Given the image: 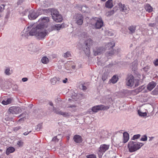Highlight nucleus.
Instances as JSON below:
<instances>
[{"label":"nucleus","mask_w":158,"mask_h":158,"mask_svg":"<svg viewBox=\"0 0 158 158\" xmlns=\"http://www.w3.org/2000/svg\"><path fill=\"white\" fill-rule=\"evenodd\" d=\"M56 78H53L51 80V83L53 85H54L56 83Z\"/></svg>","instance_id":"nucleus-34"},{"label":"nucleus","mask_w":158,"mask_h":158,"mask_svg":"<svg viewBox=\"0 0 158 158\" xmlns=\"http://www.w3.org/2000/svg\"><path fill=\"white\" fill-rule=\"evenodd\" d=\"M52 17L53 20L57 22H60L62 20L61 15L59 14L56 10L53 9L51 10Z\"/></svg>","instance_id":"nucleus-4"},{"label":"nucleus","mask_w":158,"mask_h":158,"mask_svg":"<svg viewBox=\"0 0 158 158\" xmlns=\"http://www.w3.org/2000/svg\"><path fill=\"white\" fill-rule=\"evenodd\" d=\"M53 110L54 111L55 113L64 116H66L68 115V113L63 112L60 110H55L54 109H53Z\"/></svg>","instance_id":"nucleus-20"},{"label":"nucleus","mask_w":158,"mask_h":158,"mask_svg":"<svg viewBox=\"0 0 158 158\" xmlns=\"http://www.w3.org/2000/svg\"><path fill=\"white\" fill-rule=\"evenodd\" d=\"M153 63L155 66H158V59H156L154 61Z\"/></svg>","instance_id":"nucleus-41"},{"label":"nucleus","mask_w":158,"mask_h":158,"mask_svg":"<svg viewBox=\"0 0 158 158\" xmlns=\"http://www.w3.org/2000/svg\"><path fill=\"white\" fill-rule=\"evenodd\" d=\"M24 118H21L19 119V120L18 121V122H20V121H23L24 120Z\"/></svg>","instance_id":"nucleus-49"},{"label":"nucleus","mask_w":158,"mask_h":158,"mask_svg":"<svg viewBox=\"0 0 158 158\" xmlns=\"http://www.w3.org/2000/svg\"><path fill=\"white\" fill-rule=\"evenodd\" d=\"M140 135L139 134L134 135L132 137L133 140H135L139 138L140 137Z\"/></svg>","instance_id":"nucleus-32"},{"label":"nucleus","mask_w":158,"mask_h":158,"mask_svg":"<svg viewBox=\"0 0 158 158\" xmlns=\"http://www.w3.org/2000/svg\"><path fill=\"white\" fill-rule=\"evenodd\" d=\"M21 127L20 126H18L17 127H15L14 128V130L15 131H17L21 129Z\"/></svg>","instance_id":"nucleus-38"},{"label":"nucleus","mask_w":158,"mask_h":158,"mask_svg":"<svg viewBox=\"0 0 158 158\" xmlns=\"http://www.w3.org/2000/svg\"><path fill=\"white\" fill-rule=\"evenodd\" d=\"M82 89L83 90H86V89H87V87L84 85H82Z\"/></svg>","instance_id":"nucleus-45"},{"label":"nucleus","mask_w":158,"mask_h":158,"mask_svg":"<svg viewBox=\"0 0 158 158\" xmlns=\"http://www.w3.org/2000/svg\"><path fill=\"white\" fill-rule=\"evenodd\" d=\"M52 140L56 142L58 141L59 139L57 138V136H55L53 138Z\"/></svg>","instance_id":"nucleus-39"},{"label":"nucleus","mask_w":158,"mask_h":158,"mask_svg":"<svg viewBox=\"0 0 158 158\" xmlns=\"http://www.w3.org/2000/svg\"><path fill=\"white\" fill-rule=\"evenodd\" d=\"M114 13V10H111L107 12L106 13L107 15L108 16H111Z\"/></svg>","instance_id":"nucleus-31"},{"label":"nucleus","mask_w":158,"mask_h":158,"mask_svg":"<svg viewBox=\"0 0 158 158\" xmlns=\"http://www.w3.org/2000/svg\"><path fill=\"white\" fill-rule=\"evenodd\" d=\"M118 80V78L116 75H114L110 79V81L113 83H116Z\"/></svg>","instance_id":"nucleus-23"},{"label":"nucleus","mask_w":158,"mask_h":158,"mask_svg":"<svg viewBox=\"0 0 158 158\" xmlns=\"http://www.w3.org/2000/svg\"><path fill=\"white\" fill-rule=\"evenodd\" d=\"M144 8L146 11L149 13L152 12L153 8L149 4H146L144 6Z\"/></svg>","instance_id":"nucleus-19"},{"label":"nucleus","mask_w":158,"mask_h":158,"mask_svg":"<svg viewBox=\"0 0 158 158\" xmlns=\"http://www.w3.org/2000/svg\"><path fill=\"white\" fill-rule=\"evenodd\" d=\"M113 6L112 0H108L106 3L105 6L109 8H111Z\"/></svg>","instance_id":"nucleus-18"},{"label":"nucleus","mask_w":158,"mask_h":158,"mask_svg":"<svg viewBox=\"0 0 158 158\" xmlns=\"http://www.w3.org/2000/svg\"><path fill=\"white\" fill-rule=\"evenodd\" d=\"M147 139V137L146 135H144L141 139L140 140L142 141H146Z\"/></svg>","instance_id":"nucleus-36"},{"label":"nucleus","mask_w":158,"mask_h":158,"mask_svg":"<svg viewBox=\"0 0 158 158\" xmlns=\"http://www.w3.org/2000/svg\"><path fill=\"white\" fill-rule=\"evenodd\" d=\"M115 45V44L114 43H112L111 42H110L106 46V48H107V47L108 48V49H110L111 48L112 49H113V48L114 47Z\"/></svg>","instance_id":"nucleus-24"},{"label":"nucleus","mask_w":158,"mask_h":158,"mask_svg":"<svg viewBox=\"0 0 158 158\" xmlns=\"http://www.w3.org/2000/svg\"><path fill=\"white\" fill-rule=\"evenodd\" d=\"M13 101V98H8L7 99H6L2 102V103L4 105H7L10 104Z\"/></svg>","instance_id":"nucleus-17"},{"label":"nucleus","mask_w":158,"mask_h":158,"mask_svg":"<svg viewBox=\"0 0 158 158\" xmlns=\"http://www.w3.org/2000/svg\"><path fill=\"white\" fill-rule=\"evenodd\" d=\"M38 14L35 11L30 12L28 15V18L31 20H33L36 18L38 16Z\"/></svg>","instance_id":"nucleus-12"},{"label":"nucleus","mask_w":158,"mask_h":158,"mask_svg":"<svg viewBox=\"0 0 158 158\" xmlns=\"http://www.w3.org/2000/svg\"><path fill=\"white\" fill-rule=\"evenodd\" d=\"M106 0H101V1H103V2H105L106 1Z\"/></svg>","instance_id":"nucleus-53"},{"label":"nucleus","mask_w":158,"mask_h":158,"mask_svg":"<svg viewBox=\"0 0 158 158\" xmlns=\"http://www.w3.org/2000/svg\"><path fill=\"white\" fill-rule=\"evenodd\" d=\"M22 80L23 82H25L27 80V78H23L22 79Z\"/></svg>","instance_id":"nucleus-46"},{"label":"nucleus","mask_w":158,"mask_h":158,"mask_svg":"<svg viewBox=\"0 0 158 158\" xmlns=\"http://www.w3.org/2000/svg\"><path fill=\"white\" fill-rule=\"evenodd\" d=\"M144 144L142 143L130 141L127 145V148L130 152H135L139 149Z\"/></svg>","instance_id":"nucleus-2"},{"label":"nucleus","mask_w":158,"mask_h":158,"mask_svg":"<svg viewBox=\"0 0 158 158\" xmlns=\"http://www.w3.org/2000/svg\"><path fill=\"white\" fill-rule=\"evenodd\" d=\"M103 21L101 18H98L95 24V28L96 29H100L103 26Z\"/></svg>","instance_id":"nucleus-11"},{"label":"nucleus","mask_w":158,"mask_h":158,"mask_svg":"<svg viewBox=\"0 0 158 158\" xmlns=\"http://www.w3.org/2000/svg\"><path fill=\"white\" fill-rule=\"evenodd\" d=\"M102 79L103 81H105L106 80L105 77L103 75L102 77Z\"/></svg>","instance_id":"nucleus-50"},{"label":"nucleus","mask_w":158,"mask_h":158,"mask_svg":"<svg viewBox=\"0 0 158 158\" xmlns=\"http://www.w3.org/2000/svg\"><path fill=\"white\" fill-rule=\"evenodd\" d=\"M8 110L10 113L15 114H18L21 113L22 111V109L20 107L16 106L10 107Z\"/></svg>","instance_id":"nucleus-7"},{"label":"nucleus","mask_w":158,"mask_h":158,"mask_svg":"<svg viewBox=\"0 0 158 158\" xmlns=\"http://www.w3.org/2000/svg\"><path fill=\"white\" fill-rule=\"evenodd\" d=\"M139 115L140 116H146L147 115V114L145 112V113H139V112H138Z\"/></svg>","instance_id":"nucleus-40"},{"label":"nucleus","mask_w":158,"mask_h":158,"mask_svg":"<svg viewBox=\"0 0 158 158\" xmlns=\"http://www.w3.org/2000/svg\"><path fill=\"white\" fill-rule=\"evenodd\" d=\"M110 147V145L102 144H101L98 152V154L99 158H101L103 155L106 151L108 150Z\"/></svg>","instance_id":"nucleus-5"},{"label":"nucleus","mask_w":158,"mask_h":158,"mask_svg":"<svg viewBox=\"0 0 158 158\" xmlns=\"http://www.w3.org/2000/svg\"><path fill=\"white\" fill-rule=\"evenodd\" d=\"M114 54V52H109V53H108V52H107L106 53V55H109V56H111V55H113Z\"/></svg>","instance_id":"nucleus-44"},{"label":"nucleus","mask_w":158,"mask_h":158,"mask_svg":"<svg viewBox=\"0 0 158 158\" xmlns=\"http://www.w3.org/2000/svg\"><path fill=\"white\" fill-rule=\"evenodd\" d=\"M105 50L104 48H98L96 50H94V54L95 56L100 55L102 52L103 51Z\"/></svg>","instance_id":"nucleus-14"},{"label":"nucleus","mask_w":158,"mask_h":158,"mask_svg":"<svg viewBox=\"0 0 158 158\" xmlns=\"http://www.w3.org/2000/svg\"><path fill=\"white\" fill-rule=\"evenodd\" d=\"M49 104L51 106H53V103H52V102H49Z\"/></svg>","instance_id":"nucleus-51"},{"label":"nucleus","mask_w":158,"mask_h":158,"mask_svg":"<svg viewBox=\"0 0 158 158\" xmlns=\"http://www.w3.org/2000/svg\"><path fill=\"white\" fill-rule=\"evenodd\" d=\"M73 139L77 143H80L82 141L81 137L79 135H75L74 136Z\"/></svg>","instance_id":"nucleus-13"},{"label":"nucleus","mask_w":158,"mask_h":158,"mask_svg":"<svg viewBox=\"0 0 158 158\" xmlns=\"http://www.w3.org/2000/svg\"><path fill=\"white\" fill-rule=\"evenodd\" d=\"M156 83L154 82H152L149 83L147 85V89L148 90L151 91L156 86Z\"/></svg>","instance_id":"nucleus-16"},{"label":"nucleus","mask_w":158,"mask_h":158,"mask_svg":"<svg viewBox=\"0 0 158 158\" xmlns=\"http://www.w3.org/2000/svg\"><path fill=\"white\" fill-rule=\"evenodd\" d=\"M118 6L121 11L125 12L126 14L128 13L130 9L128 6H125L124 4H123L121 3L118 4Z\"/></svg>","instance_id":"nucleus-9"},{"label":"nucleus","mask_w":158,"mask_h":158,"mask_svg":"<svg viewBox=\"0 0 158 158\" xmlns=\"http://www.w3.org/2000/svg\"><path fill=\"white\" fill-rule=\"evenodd\" d=\"M128 29L131 33H134L136 29V26L132 25L129 27Z\"/></svg>","instance_id":"nucleus-26"},{"label":"nucleus","mask_w":158,"mask_h":158,"mask_svg":"<svg viewBox=\"0 0 158 158\" xmlns=\"http://www.w3.org/2000/svg\"><path fill=\"white\" fill-rule=\"evenodd\" d=\"M83 17L81 14H77L76 15V21L77 23L79 25L82 24L83 22Z\"/></svg>","instance_id":"nucleus-10"},{"label":"nucleus","mask_w":158,"mask_h":158,"mask_svg":"<svg viewBox=\"0 0 158 158\" xmlns=\"http://www.w3.org/2000/svg\"><path fill=\"white\" fill-rule=\"evenodd\" d=\"M72 67H73V68H75V66H73Z\"/></svg>","instance_id":"nucleus-55"},{"label":"nucleus","mask_w":158,"mask_h":158,"mask_svg":"<svg viewBox=\"0 0 158 158\" xmlns=\"http://www.w3.org/2000/svg\"><path fill=\"white\" fill-rule=\"evenodd\" d=\"M31 131H30L29 132H24L23 134L25 135H27L30 132H31Z\"/></svg>","instance_id":"nucleus-47"},{"label":"nucleus","mask_w":158,"mask_h":158,"mask_svg":"<svg viewBox=\"0 0 158 158\" xmlns=\"http://www.w3.org/2000/svg\"><path fill=\"white\" fill-rule=\"evenodd\" d=\"M129 135L127 132H124L123 134V142L124 143H127L129 139Z\"/></svg>","instance_id":"nucleus-15"},{"label":"nucleus","mask_w":158,"mask_h":158,"mask_svg":"<svg viewBox=\"0 0 158 158\" xmlns=\"http://www.w3.org/2000/svg\"><path fill=\"white\" fill-rule=\"evenodd\" d=\"M126 84L128 86L132 87L134 85L135 87L138 86L139 85V80L135 79L133 76L130 75L127 77L126 80Z\"/></svg>","instance_id":"nucleus-3"},{"label":"nucleus","mask_w":158,"mask_h":158,"mask_svg":"<svg viewBox=\"0 0 158 158\" xmlns=\"http://www.w3.org/2000/svg\"><path fill=\"white\" fill-rule=\"evenodd\" d=\"M109 107L107 106H104L103 105H97L93 106L92 108V110L94 112H97L99 110H105L108 109Z\"/></svg>","instance_id":"nucleus-8"},{"label":"nucleus","mask_w":158,"mask_h":158,"mask_svg":"<svg viewBox=\"0 0 158 158\" xmlns=\"http://www.w3.org/2000/svg\"><path fill=\"white\" fill-rule=\"evenodd\" d=\"M55 28L57 30H59L61 28H63L64 27V24L62 23L61 24H57L54 26Z\"/></svg>","instance_id":"nucleus-22"},{"label":"nucleus","mask_w":158,"mask_h":158,"mask_svg":"<svg viewBox=\"0 0 158 158\" xmlns=\"http://www.w3.org/2000/svg\"><path fill=\"white\" fill-rule=\"evenodd\" d=\"M93 43L92 40L90 38L88 39L85 42L86 48H84L83 50L87 56H89L90 54V47L92 44Z\"/></svg>","instance_id":"nucleus-6"},{"label":"nucleus","mask_w":158,"mask_h":158,"mask_svg":"<svg viewBox=\"0 0 158 158\" xmlns=\"http://www.w3.org/2000/svg\"><path fill=\"white\" fill-rule=\"evenodd\" d=\"M87 158H97L96 156L94 154H91L87 155Z\"/></svg>","instance_id":"nucleus-33"},{"label":"nucleus","mask_w":158,"mask_h":158,"mask_svg":"<svg viewBox=\"0 0 158 158\" xmlns=\"http://www.w3.org/2000/svg\"><path fill=\"white\" fill-rule=\"evenodd\" d=\"M156 25V23H150L149 24V26L151 27H154Z\"/></svg>","instance_id":"nucleus-42"},{"label":"nucleus","mask_w":158,"mask_h":158,"mask_svg":"<svg viewBox=\"0 0 158 158\" xmlns=\"http://www.w3.org/2000/svg\"><path fill=\"white\" fill-rule=\"evenodd\" d=\"M137 60H135L132 63V66L134 65L133 68L136 69L137 67Z\"/></svg>","instance_id":"nucleus-29"},{"label":"nucleus","mask_w":158,"mask_h":158,"mask_svg":"<svg viewBox=\"0 0 158 158\" xmlns=\"http://www.w3.org/2000/svg\"><path fill=\"white\" fill-rule=\"evenodd\" d=\"M5 5L3 4L2 5L0 6V13L2 12L4 9Z\"/></svg>","instance_id":"nucleus-37"},{"label":"nucleus","mask_w":158,"mask_h":158,"mask_svg":"<svg viewBox=\"0 0 158 158\" xmlns=\"http://www.w3.org/2000/svg\"><path fill=\"white\" fill-rule=\"evenodd\" d=\"M152 93L154 95H157L158 94V85L156 87L152 92Z\"/></svg>","instance_id":"nucleus-28"},{"label":"nucleus","mask_w":158,"mask_h":158,"mask_svg":"<svg viewBox=\"0 0 158 158\" xmlns=\"http://www.w3.org/2000/svg\"><path fill=\"white\" fill-rule=\"evenodd\" d=\"M74 106H70L69 107H74Z\"/></svg>","instance_id":"nucleus-54"},{"label":"nucleus","mask_w":158,"mask_h":158,"mask_svg":"<svg viewBox=\"0 0 158 158\" xmlns=\"http://www.w3.org/2000/svg\"><path fill=\"white\" fill-rule=\"evenodd\" d=\"M17 143L19 147H22L23 145V143L22 141L20 140L18 141Z\"/></svg>","instance_id":"nucleus-35"},{"label":"nucleus","mask_w":158,"mask_h":158,"mask_svg":"<svg viewBox=\"0 0 158 158\" xmlns=\"http://www.w3.org/2000/svg\"><path fill=\"white\" fill-rule=\"evenodd\" d=\"M15 150V149L14 147H9L6 149V154L7 155H9L10 153L13 152Z\"/></svg>","instance_id":"nucleus-21"},{"label":"nucleus","mask_w":158,"mask_h":158,"mask_svg":"<svg viewBox=\"0 0 158 158\" xmlns=\"http://www.w3.org/2000/svg\"><path fill=\"white\" fill-rule=\"evenodd\" d=\"M67 78H66L65 80H63V82L64 83H66L67 82Z\"/></svg>","instance_id":"nucleus-48"},{"label":"nucleus","mask_w":158,"mask_h":158,"mask_svg":"<svg viewBox=\"0 0 158 158\" xmlns=\"http://www.w3.org/2000/svg\"><path fill=\"white\" fill-rule=\"evenodd\" d=\"M5 73L8 75H9L12 73V71H10L9 68H7L5 71Z\"/></svg>","instance_id":"nucleus-27"},{"label":"nucleus","mask_w":158,"mask_h":158,"mask_svg":"<svg viewBox=\"0 0 158 158\" xmlns=\"http://www.w3.org/2000/svg\"><path fill=\"white\" fill-rule=\"evenodd\" d=\"M23 1L24 0H19L17 2L18 4H20L23 2Z\"/></svg>","instance_id":"nucleus-43"},{"label":"nucleus","mask_w":158,"mask_h":158,"mask_svg":"<svg viewBox=\"0 0 158 158\" xmlns=\"http://www.w3.org/2000/svg\"><path fill=\"white\" fill-rule=\"evenodd\" d=\"M41 61L43 64H46L48 62L49 60L48 58L44 56L42 58Z\"/></svg>","instance_id":"nucleus-25"},{"label":"nucleus","mask_w":158,"mask_h":158,"mask_svg":"<svg viewBox=\"0 0 158 158\" xmlns=\"http://www.w3.org/2000/svg\"><path fill=\"white\" fill-rule=\"evenodd\" d=\"M49 21L48 17H45L40 19L38 21L39 23L35 28H32L29 32H23L22 36L23 38H28L30 36L34 35L39 39H44L48 34V31L45 28L47 27Z\"/></svg>","instance_id":"nucleus-1"},{"label":"nucleus","mask_w":158,"mask_h":158,"mask_svg":"<svg viewBox=\"0 0 158 158\" xmlns=\"http://www.w3.org/2000/svg\"><path fill=\"white\" fill-rule=\"evenodd\" d=\"M71 54L69 52H67L64 55V57L67 58L71 56Z\"/></svg>","instance_id":"nucleus-30"},{"label":"nucleus","mask_w":158,"mask_h":158,"mask_svg":"<svg viewBox=\"0 0 158 158\" xmlns=\"http://www.w3.org/2000/svg\"><path fill=\"white\" fill-rule=\"evenodd\" d=\"M22 114H21L19 116V117H21V116H22Z\"/></svg>","instance_id":"nucleus-52"}]
</instances>
